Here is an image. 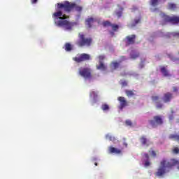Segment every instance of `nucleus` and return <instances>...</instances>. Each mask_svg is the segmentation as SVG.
<instances>
[{"label":"nucleus","instance_id":"31","mask_svg":"<svg viewBox=\"0 0 179 179\" xmlns=\"http://www.w3.org/2000/svg\"><path fill=\"white\" fill-rule=\"evenodd\" d=\"M172 36H173L174 37H178V38H179V33L178 32H173L172 34Z\"/></svg>","mask_w":179,"mask_h":179},{"label":"nucleus","instance_id":"7","mask_svg":"<svg viewBox=\"0 0 179 179\" xmlns=\"http://www.w3.org/2000/svg\"><path fill=\"white\" fill-rule=\"evenodd\" d=\"M106 59V57L104 55H100L99 57V65L96 66L97 69H100L101 71H106V69H107V66H106L102 62L103 59Z\"/></svg>","mask_w":179,"mask_h":179},{"label":"nucleus","instance_id":"38","mask_svg":"<svg viewBox=\"0 0 179 179\" xmlns=\"http://www.w3.org/2000/svg\"><path fill=\"white\" fill-rule=\"evenodd\" d=\"M145 157L148 160V159H149V155H148V154H145Z\"/></svg>","mask_w":179,"mask_h":179},{"label":"nucleus","instance_id":"12","mask_svg":"<svg viewBox=\"0 0 179 179\" xmlns=\"http://www.w3.org/2000/svg\"><path fill=\"white\" fill-rule=\"evenodd\" d=\"M109 151L110 153H115L116 155H120V153H121L120 150H118L117 148H115L114 147H110Z\"/></svg>","mask_w":179,"mask_h":179},{"label":"nucleus","instance_id":"14","mask_svg":"<svg viewBox=\"0 0 179 179\" xmlns=\"http://www.w3.org/2000/svg\"><path fill=\"white\" fill-rule=\"evenodd\" d=\"M127 42L129 44H134L135 41V35H131L130 36L127 37Z\"/></svg>","mask_w":179,"mask_h":179},{"label":"nucleus","instance_id":"28","mask_svg":"<svg viewBox=\"0 0 179 179\" xmlns=\"http://www.w3.org/2000/svg\"><path fill=\"white\" fill-rule=\"evenodd\" d=\"M106 139H109V141H114L115 138L108 134L106 135Z\"/></svg>","mask_w":179,"mask_h":179},{"label":"nucleus","instance_id":"17","mask_svg":"<svg viewBox=\"0 0 179 179\" xmlns=\"http://www.w3.org/2000/svg\"><path fill=\"white\" fill-rule=\"evenodd\" d=\"M161 72L164 76H170V73H169V71H167V69H166L164 67L161 68Z\"/></svg>","mask_w":179,"mask_h":179},{"label":"nucleus","instance_id":"23","mask_svg":"<svg viewBox=\"0 0 179 179\" xmlns=\"http://www.w3.org/2000/svg\"><path fill=\"white\" fill-rule=\"evenodd\" d=\"M101 108H102V110H103V111H107V110H109L110 108L108 107V105H107V104H103V105H102Z\"/></svg>","mask_w":179,"mask_h":179},{"label":"nucleus","instance_id":"22","mask_svg":"<svg viewBox=\"0 0 179 179\" xmlns=\"http://www.w3.org/2000/svg\"><path fill=\"white\" fill-rule=\"evenodd\" d=\"M126 94L128 96V97H131L134 96V92L133 91H129V90H126Z\"/></svg>","mask_w":179,"mask_h":179},{"label":"nucleus","instance_id":"32","mask_svg":"<svg viewBox=\"0 0 179 179\" xmlns=\"http://www.w3.org/2000/svg\"><path fill=\"white\" fill-rule=\"evenodd\" d=\"M173 153H178L179 148H177V147L174 148L173 150Z\"/></svg>","mask_w":179,"mask_h":179},{"label":"nucleus","instance_id":"9","mask_svg":"<svg viewBox=\"0 0 179 179\" xmlns=\"http://www.w3.org/2000/svg\"><path fill=\"white\" fill-rule=\"evenodd\" d=\"M117 100L120 103V106H119L120 110H122L123 107H125L127 106V101L125 100V98L123 96H119L117 98Z\"/></svg>","mask_w":179,"mask_h":179},{"label":"nucleus","instance_id":"41","mask_svg":"<svg viewBox=\"0 0 179 179\" xmlns=\"http://www.w3.org/2000/svg\"><path fill=\"white\" fill-rule=\"evenodd\" d=\"M95 166H97V163H95Z\"/></svg>","mask_w":179,"mask_h":179},{"label":"nucleus","instance_id":"26","mask_svg":"<svg viewBox=\"0 0 179 179\" xmlns=\"http://www.w3.org/2000/svg\"><path fill=\"white\" fill-rule=\"evenodd\" d=\"M116 15L117 17H121V15H122V8H120L118 12H116Z\"/></svg>","mask_w":179,"mask_h":179},{"label":"nucleus","instance_id":"4","mask_svg":"<svg viewBox=\"0 0 179 179\" xmlns=\"http://www.w3.org/2000/svg\"><path fill=\"white\" fill-rule=\"evenodd\" d=\"M150 124L152 127H157V125H160V124H163V120L160 116H155L152 120H150Z\"/></svg>","mask_w":179,"mask_h":179},{"label":"nucleus","instance_id":"40","mask_svg":"<svg viewBox=\"0 0 179 179\" xmlns=\"http://www.w3.org/2000/svg\"><path fill=\"white\" fill-rule=\"evenodd\" d=\"M169 120H173V117H171V116H170Z\"/></svg>","mask_w":179,"mask_h":179},{"label":"nucleus","instance_id":"42","mask_svg":"<svg viewBox=\"0 0 179 179\" xmlns=\"http://www.w3.org/2000/svg\"><path fill=\"white\" fill-rule=\"evenodd\" d=\"M178 170H179V166H178Z\"/></svg>","mask_w":179,"mask_h":179},{"label":"nucleus","instance_id":"2","mask_svg":"<svg viewBox=\"0 0 179 179\" xmlns=\"http://www.w3.org/2000/svg\"><path fill=\"white\" fill-rule=\"evenodd\" d=\"M176 164H178V161L176 159H171L170 162L163 159L156 173V176H157V177H162V176L166 174V173L169 171L167 169H170L171 167H173V166H176Z\"/></svg>","mask_w":179,"mask_h":179},{"label":"nucleus","instance_id":"3","mask_svg":"<svg viewBox=\"0 0 179 179\" xmlns=\"http://www.w3.org/2000/svg\"><path fill=\"white\" fill-rule=\"evenodd\" d=\"M80 39L77 42L78 45L79 47H89L90 44H92V39L91 38H85V35L83 34H79Z\"/></svg>","mask_w":179,"mask_h":179},{"label":"nucleus","instance_id":"5","mask_svg":"<svg viewBox=\"0 0 179 179\" xmlns=\"http://www.w3.org/2000/svg\"><path fill=\"white\" fill-rule=\"evenodd\" d=\"M73 59L76 62H82L83 61H87V59H90V55L87 54H81L78 57H74Z\"/></svg>","mask_w":179,"mask_h":179},{"label":"nucleus","instance_id":"10","mask_svg":"<svg viewBox=\"0 0 179 179\" xmlns=\"http://www.w3.org/2000/svg\"><path fill=\"white\" fill-rule=\"evenodd\" d=\"M152 101L155 103L157 108H162V107H163V105L159 103V101H160V99L159 98V96H152Z\"/></svg>","mask_w":179,"mask_h":179},{"label":"nucleus","instance_id":"36","mask_svg":"<svg viewBox=\"0 0 179 179\" xmlns=\"http://www.w3.org/2000/svg\"><path fill=\"white\" fill-rule=\"evenodd\" d=\"M38 0H31V3L34 4V3H37Z\"/></svg>","mask_w":179,"mask_h":179},{"label":"nucleus","instance_id":"30","mask_svg":"<svg viewBox=\"0 0 179 179\" xmlns=\"http://www.w3.org/2000/svg\"><path fill=\"white\" fill-rule=\"evenodd\" d=\"M103 26H111V24L110 23V22H108V21H106V22H104L103 23Z\"/></svg>","mask_w":179,"mask_h":179},{"label":"nucleus","instance_id":"18","mask_svg":"<svg viewBox=\"0 0 179 179\" xmlns=\"http://www.w3.org/2000/svg\"><path fill=\"white\" fill-rule=\"evenodd\" d=\"M170 139H173V141H179V135L177 134H171L169 136Z\"/></svg>","mask_w":179,"mask_h":179},{"label":"nucleus","instance_id":"16","mask_svg":"<svg viewBox=\"0 0 179 179\" xmlns=\"http://www.w3.org/2000/svg\"><path fill=\"white\" fill-rule=\"evenodd\" d=\"M118 66H120V63H117L116 62H113L110 64V68L113 71H114L115 69H117V68H118Z\"/></svg>","mask_w":179,"mask_h":179},{"label":"nucleus","instance_id":"43","mask_svg":"<svg viewBox=\"0 0 179 179\" xmlns=\"http://www.w3.org/2000/svg\"><path fill=\"white\" fill-rule=\"evenodd\" d=\"M110 34H112V36H113V33H110Z\"/></svg>","mask_w":179,"mask_h":179},{"label":"nucleus","instance_id":"37","mask_svg":"<svg viewBox=\"0 0 179 179\" xmlns=\"http://www.w3.org/2000/svg\"><path fill=\"white\" fill-rule=\"evenodd\" d=\"M122 86H127V82L124 81L122 83Z\"/></svg>","mask_w":179,"mask_h":179},{"label":"nucleus","instance_id":"19","mask_svg":"<svg viewBox=\"0 0 179 179\" xmlns=\"http://www.w3.org/2000/svg\"><path fill=\"white\" fill-rule=\"evenodd\" d=\"M65 50L66 51H71L72 50V45L69 43H66L65 45Z\"/></svg>","mask_w":179,"mask_h":179},{"label":"nucleus","instance_id":"27","mask_svg":"<svg viewBox=\"0 0 179 179\" xmlns=\"http://www.w3.org/2000/svg\"><path fill=\"white\" fill-rule=\"evenodd\" d=\"M90 97H93V99H96L97 97V94L94 91H92L90 94Z\"/></svg>","mask_w":179,"mask_h":179},{"label":"nucleus","instance_id":"33","mask_svg":"<svg viewBox=\"0 0 179 179\" xmlns=\"http://www.w3.org/2000/svg\"><path fill=\"white\" fill-rule=\"evenodd\" d=\"M144 165L145 167H149V166H150V162H149V161H146Z\"/></svg>","mask_w":179,"mask_h":179},{"label":"nucleus","instance_id":"6","mask_svg":"<svg viewBox=\"0 0 179 179\" xmlns=\"http://www.w3.org/2000/svg\"><path fill=\"white\" fill-rule=\"evenodd\" d=\"M79 73L85 79H90V69H80Z\"/></svg>","mask_w":179,"mask_h":179},{"label":"nucleus","instance_id":"39","mask_svg":"<svg viewBox=\"0 0 179 179\" xmlns=\"http://www.w3.org/2000/svg\"><path fill=\"white\" fill-rule=\"evenodd\" d=\"M173 90H174V92H177V88L174 87Z\"/></svg>","mask_w":179,"mask_h":179},{"label":"nucleus","instance_id":"15","mask_svg":"<svg viewBox=\"0 0 179 179\" xmlns=\"http://www.w3.org/2000/svg\"><path fill=\"white\" fill-rule=\"evenodd\" d=\"M141 142L143 145H149L150 144V142L149 141V140H148V138H145V136L141 137Z\"/></svg>","mask_w":179,"mask_h":179},{"label":"nucleus","instance_id":"13","mask_svg":"<svg viewBox=\"0 0 179 179\" xmlns=\"http://www.w3.org/2000/svg\"><path fill=\"white\" fill-rule=\"evenodd\" d=\"M86 24L88 26V27H92V24L94 23V19L93 17H90L86 20Z\"/></svg>","mask_w":179,"mask_h":179},{"label":"nucleus","instance_id":"20","mask_svg":"<svg viewBox=\"0 0 179 179\" xmlns=\"http://www.w3.org/2000/svg\"><path fill=\"white\" fill-rule=\"evenodd\" d=\"M138 57H139V53L138 52L131 54V58H132V59H136V58H138Z\"/></svg>","mask_w":179,"mask_h":179},{"label":"nucleus","instance_id":"1","mask_svg":"<svg viewBox=\"0 0 179 179\" xmlns=\"http://www.w3.org/2000/svg\"><path fill=\"white\" fill-rule=\"evenodd\" d=\"M72 9H76L78 12L82 10V7L76 6L73 3L65 1L64 3H57V9L52 15L56 26L59 27H64L66 30L72 28V23H69L66 19V12H71Z\"/></svg>","mask_w":179,"mask_h":179},{"label":"nucleus","instance_id":"29","mask_svg":"<svg viewBox=\"0 0 179 179\" xmlns=\"http://www.w3.org/2000/svg\"><path fill=\"white\" fill-rule=\"evenodd\" d=\"M126 125H128L129 127H131L132 122H131V120H126Z\"/></svg>","mask_w":179,"mask_h":179},{"label":"nucleus","instance_id":"8","mask_svg":"<svg viewBox=\"0 0 179 179\" xmlns=\"http://www.w3.org/2000/svg\"><path fill=\"white\" fill-rule=\"evenodd\" d=\"M164 20H165V22H171V23H179V17H169L167 15H165L164 17Z\"/></svg>","mask_w":179,"mask_h":179},{"label":"nucleus","instance_id":"21","mask_svg":"<svg viewBox=\"0 0 179 179\" xmlns=\"http://www.w3.org/2000/svg\"><path fill=\"white\" fill-rule=\"evenodd\" d=\"M157 3H159V0H150V4L152 6H156V5H157Z\"/></svg>","mask_w":179,"mask_h":179},{"label":"nucleus","instance_id":"25","mask_svg":"<svg viewBox=\"0 0 179 179\" xmlns=\"http://www.w3.org/2000/svg\"><path fill=\"white\" fill-rule=\"evenodd\" d=\"M141 20L138 18V19H137V20H135V24H130V25H129L130 27H134V26H135V24H138V23H139V21H140Z\"/></svg>","mask_w":179,"mask_h":179},{"label":"nucleus","instance_id":"11","mask_svg":"<svg viewBox=\"0 0 179 179\" xmlns=\"http://www.w3.org/2000/svg\"><path fill=\"white\" fill-rule=\"evenodd\" d=\"M173 99V96L170 93H166L164 95L163 101L164 103H169Z\"/></svg>","mask_w":179,"mask_h":179},{"label":"nucleus","instance_id":"35","mask_svg":"<svg viewBox=\"0 0 179 179\" xmlns=\"http://www.w3.org/2000/svg\"><path fill=\"white\" fill-rule=\"evenodd\" d=\"M150 153L152 155V156H153L154 157H156V152H155V151H151L150 152Z\"/></svg>","mask_w":179,"mask_h":179},{"label":"nucleus","instance_id":"34","mask_svg":"<svg viewBox=\"0 0 179 179\" xmlns=\"http://www.w3.org/2000/svg\"><path fill=\"white\" fill-rule=\"evenodd\" d=\"M113 30H117L118 29V25H111Z\"/></svg>","mask_w":179,"mask_h":179},{"label":"nucleus","instance_id":"24","mask_svg":"<svg viewBox=\"0 0 179 179\" xmlns=\"http://www.w3.org/2000/svg\"><path fill=\"white\" fill-rule=\"evenodd\" d=\"M169 8L170 9H171L172 10H174V9H176V8H177V6H176V4H174V3H169Z\"/></svg>","mask_w":179,"mask_h":179}]
</instances>
